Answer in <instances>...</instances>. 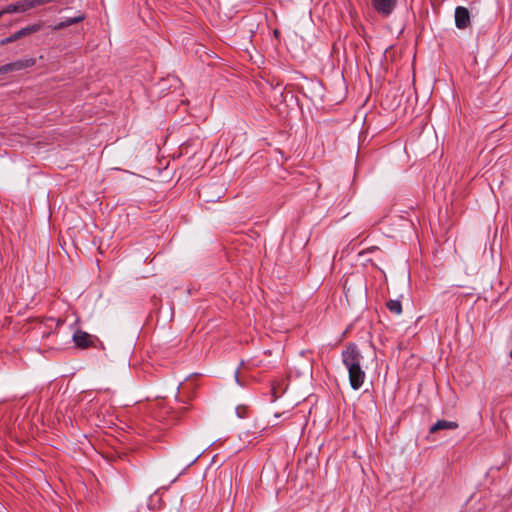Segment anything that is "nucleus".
Segmentation results:
<instances>
[{
	"label": "nucleus",
	"instance_id": "9",
	"mask_svg": "<svg viewBox=\"0 0 512 512\" xmlns=\"http://www.w3.org/2000/svg\"><path fill=\"white\" fill-rule=\"evenodd\" d=\"M365 379V373L362 371L357 356L354 354V390L361 387Z\"/></svg>",
	"mask_w": 512,
	"mask_h": 512
},
{
	"label": "nucleus",
	"instance_id": "5",
	"mask_svg": "<svg viewBox=\"0 0 512 512\" xmlns=\"http://www.w3.org/2000/svg\"><path fill=\"white\" fill-rule=\"evenodd\" d=\"M374 9L383 17H388L394 10L397 0H372Z\"/></svg>",
	"mask_w": 512,
	"mask_h": 512
},
{
	"label": "nucleus",
	"instance_id": "16",
	"mask_svg": "<svg viewBox=\"0 0 512 512\" xmlns=\"http://www.w3.org/2000/svg\"><path fill=\"white\" fill-rule=\"evenodd\" d=\"M367 397L369 398V403L371 405V408L375 409L376 405H375V402L372 399V396L370 394H368Z\"/></svg>",
	"mask_w": 512,
	"mask_h": 512
},
{
	"label": "nucleus",
	"instance_id": "6",
	"mask_svg": "<svg viewBox=\"0 0 512 512\" xmlns=\"http://www.w3.org/2000/svg\"><path fill=\"white\" fill-rule=\"evenodd\" d=\"M34 64L33 60L26 61H16L13 63H8L0 67V74H5L12 71H18L23 68L29 67Z\"/></svg>",
	"mask_w": 512,
	"mask_h": 512
},
{
	"label": "nucleus",
	"instance_id": "12",
	"mask_svg": "<svg viewBox=\"0 0 512 512\" xmlns=\"http://www.w3.org/2000/svg\"><path fill=\"white\" fill-rule=\"evenodd\" d=\"M85 19V15L82 13H79L77 16L68 18L65 21H62L54 26V30H61L68 26H71L73 24H77L82 22Z\"/></svg>",
	"mask_w": 512,
	"mask_h": 512
},
{
	"label": "nucleus",
	"instance_id": "20",
	"mask_svg": "<svg viewBox=\"0 0 512 512\" xmlns=\"http://www.w3.org/2000/svg\"><path fill=\"white\" fill-rule=\"evenodd\" d=\"M199 455L194 457V459L190 462L191 464L194 463L198 459Z\"/></svg>",
	"mask_w": 512,
	"mask_h": 512
},
{
	"label": "nucleus",
	"instance_id": "19",
	"mask_svg": "<svg viewBox=\"0 0 512 512\" xmlns=\"http://www.w3.org/2000/svg\"><path fill=\"white\" fill-rule=\"evenodd\" d=\"M272 393H273L274 400H275L277 398V396L275 395V393H276L275 388H272Z\"/></svg>",
	"mask_w": 512,
	"mask_h": 512
},
{
	"label": "nucleus",
	"instance_id": "1",
	"mask_svg": "<svg viewBox=\"0 0 512 512\" xmlns=\"http://www.w3.org/2000/svg\"><path fill=\"white\" fill-rule=\"evenodd\" d=\"M73 342L75 343V346L80 349H87L90 347H96L97 342H99V339L91 335L85 331L77 330L73 334Z\"/></svg>",
	"mask_w": 512,
	"mask_h": 512
},
{
	"label": "nucleus",
	"instance_id": "14",
	"mask_svg": "<svg viewBox=\"0 0 512 512\" xmlns=\"http://www.w3.org/2000/svg\"><path fill=\"white\" fill-rule=\"evenodd\" d=\"M386 307L392 314L400 315L402 313V304L399 300H388Z\"/></svg>",
	"mask_w": 512,
	"mask_h": 512
},
{
	"label": "nucleus",
	"instance_id": "8",
	"mask_svg": "<svg viewBox=\"0 0 512 512\" xmlns=\"http://www.w3.org/2000/svg\"><path fill=\"white\" fill-rule=\"evenodd\" d=\"M458 423L455 422V421H448V420H438L435 424H433L430 429H429V432L430 433H435L439 430H454V429H457L458 428Z\"/></svg>",
	"mask_w": 512,
	"mask_h": 512
},
{
	"label": "nucleus",
	"instance_id": "11",
	"mask_svg": "<svg viewBox=\"0 0 512 512\" xmlns=\"http://www.w3.org/2000/svg\"><path fill=\"white\" fill-rule=\"evenodd\" d=\"M43 324L46 328L49 329L48 332L44 331L42 333V336L43 337H48L50 335L51 332H53L54 330H56L61 324H63V321L61 319H55V318H52V317H49V318H46L44 321H43Z\"/></svg>",
	"mask_w": 512,
	"mask_h": 512
},
{
	"label": "nucleus",
	"instance_id": "22",
	"mask_svg": "<svg viewBox=\"0 0 512 512\" xmlns=\"http://www.w3.org/2000/svg\"><path fill=\"white\" fill-rule=\"evenodd\" d=\"M181 409H183V410H187V409H188V407H187V406H183V407H181Z\"/></svg>",
	"mask_w": 512,
	"mask_h": 512
},
{
	"label": "nucleus",
	"instance_id": "18",
	"mask_svg": "<svg viewBox=\"0 0 512 512\" xmlns=\"http://www.w3.org/2000/svg\"><path fill=\"white\" fill-rule=\"evenodd\" d=\"M235 378H236L237 382L240 384V381H239V378H238V371H236V373H235Z\"/></svg>",
	"mask_w": 512,
	"mask_h": 512
},
{
	"label": "nucleus",
	"instance_id": "10",
	"mask_svg": "<svg viewBox=\"0 0 512 512\" xmlns=\"http://www.w3.org/2000/svg\"><path fill=\"white\" fill-rule=\"evenodd\" d=\"M342 360L347 368L348 378L352 385V350L350 346H347V348L342 352Z\"/></svg>",
	"mask_w": 512,
	"mask_h": 512
},
{
	"label": "nucleus",
	"instance_id": "15",
	"mask_svg": "<svg viewBox=\"0 0 512 512\" xmlns=\"http://www.w3.org/2000/svg\"><path fill=\"white\" fill-rule=\"evenodd\" d=\"M348 284V277L343 279V291L346 296V299L348 300V293L350 291V288L347 286Z\"/></svg>",
	"mask_w": 512,
	"mask_h": 512
},
{
	"label": "nucleus",
	"instance_id": "21",
	"mask_svg": "<svg viewBox=\"0 0 512 512\" xmlns=\"http://www.w3.org/2000/svg\"><path fill=\"white\" fill-rule=\"evenodd\" d=\"M4 14H6V13H5V12H3V9H2V10H0V18H1Z\"/></svg>",
	"mask_w": 512,
	"mask_h": 512
},
{
	"label": "nucleus",
	"instance_id": "7",
	"mask_svg": "<svg viewBox=\"0 0 512 512\" xmlns=\"http://www.w3.org/2000/svg\"><path fill=\"white\" fill-rule=\"evenodd\" d=\"M27 10H30L28 0H20L16 3L8 4L3 8V12H5L6 14L21 13L26 12Z\"/></svg>",
	"mask_w": 512,
	"mask_h": 512
},
{
	"label": "nucleus",
	"instance_id": "17",
	"mask_svg": "<svg viewBox=\"0 0 512 512\" xmlns=\"http://www.w3.org/2000/svg\"><path fill=\"white\" fill-rule=\"evenodd\" d=\"M345 256H346V257H348V256H349V251H348V250H343V251L341 252V257H340V258L342 259V258H344Z\"/></svg>",
	"mask_w": 512,
	"mask_h": 512
},
{
	"label": "nucleus",
	"instance_id": "13",
	"mask_svg": "<svg viewBox=\"0 0 512 512\" xmlns=\"http://www.w3.org/2000/svg\"><path fill=\"white\" fill-rule=\"evenodd\" d=\"M363 145H364V138H362V135H360L359 145H358V154L355 158V166L357 168H361L366 162L367 154L362 152Z\"/></svg>",
	"mask_w": 512,
	"mask_h": 512
},
{
	"label": "nucleus",
	"instance_id": "3",
	"mask_svg": "<svg viewBox=\"0 0 512 512\" xmlns=\"http://www.w3.org/2000/svg\"><path fill=\"white\" fill-rule=\"evenodd\" d=\"M205 202H216L224 196L222 186L206 185L199 192Z\"/></svg>",
	"mask_w": 512,
	"mask_h": 512
},
{
	"label": "nucleus",
	"instance_id": "4",
	"mask_svg": "<svg viewBox=\"0 0 512 512\" xmlns=\"http://www.w3.org/2000/svg\"><path fill=\"white\" fill-rule=\"evenodd\" d=\"M454 16L455 25L458 29H466L468 26H470V12L466 7L457 6Z\"/></svg>",
	"mask_w": 512,
	"mask_h": 512
},
{
	"label": "nucleus",
	"instance_id": "2",
	"mask_svg": "<svg viewBox=\"0 0 512 512\" xmlns=\"http://www.w3.org/2000/svg\"><path fill=\"white\" fill-rule=\"evenodd\" d=\"M41 28H42V24H40V23L32 24L27 27H24V28L20 29L19 31L13 33L9 37H6V38L0 40V45L2 46V45H6V44L12 43L14 41H17L23 37H26L28 35L38 32Z\"/></svg>",
	"mask_w": 512,
	"mask_h": 512
}]
</instances>
